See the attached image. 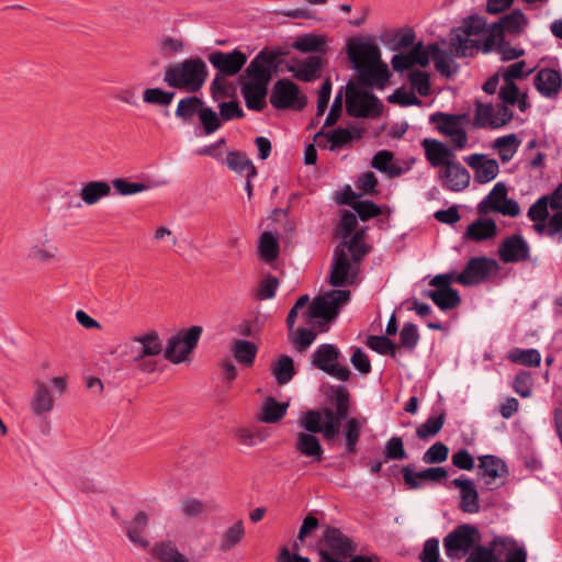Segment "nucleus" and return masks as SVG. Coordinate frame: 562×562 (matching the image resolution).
Here are the masks:
<instances>
[{
    "label": "nucleus",
    "instance_id": "69168bd1",
    "mask_svg": "<svg viewBox=\"0 0 562 562\" xmlns=\"http://www.w3.org/2000/svg\"><path fill=\"white\" fill-rule=\"evenodd\" d=\"M417 326L413 323H405L400 333L401 346L407 350H414L419 341Z\"/></svg>",
    "mask_w": 562,
    "mask_h": 562
},
{
    "label": "nucleus",
    "instance_id": "f257e3e1",
    "mask_svg": "<svg viewBox=\"0 0 562 562\" xmlns=\"http://www.w3.org/2000/svg\"><path fill=\"white\" fill-rule=\"evenodd\" d=\"M280 47L262 48L239 76L240 92L248 110L260 112L266 106L268 87L278 72L281 56Z\"/></svg>",
    "mask_w": 562,
    "mask_h": 562
},
{
    "label": "nucleus",
    "instance_id": "2f4dec72",
    "mask_svg": "<svg viewBox=\"0 0 562 562\" xmlns=\"http://www.w3.org/2000/svg\"><path fill=\"white\" fill-rule=\"evenodd\" d=\"M366 229H357L345 240H341L338 245H345L352 257L355 263H360L364 257L370 252L371 247L364 243Z\"/></svg>",
    "mask_w": 562,
    "mask_h": 562
},
{
    "label": "nucleus",
    "instance_id": "7c9ffc66",
    "mask_svg": "<svg viewBox=\"0 0 562 562\" xmlns=\"http://www.w3.org/2000/svg\"><path fill=\"white\" fill-rule=\"evenodd\" d=\"M324 66V58L322 56H308L304 59L299 68L289 67V71L294 72V77L303 82H311L321 77V69Z\"/></svg>",
    "mask_w": 562,
    "mask_h": 562
},
{
    "label": "nucleus",
    "instance_id": "5701e85b",
    "mask_svg": "<svg viewBox=\"0 0 562 562\" xmlns=\"http://www.w3.org/2000/svg\"><path fill=\"white\" fill-rule=\"evenodd\" d=\"M537 91L544 98L554 99L562 88V76L553 68H541L533 78Z\"/></svg>",
    "mask_w": 562,
    "mask_h": 562
},
{
    "label": "nucleus",
    "instance_id": "052dcab7",
    "mask_svg": "<svg viewBox=\"0 0 562 562\" xmlns=\"http://www.w3.org/2000/svg\"><path fill=\"white\" fill-rule=\"evenodd\" d=\"M358 226L357 215L348 210L341 212L340 222L338 224L336 235L342 240L350 237Z\"/></svg>",
    "mask_w": 562,
    "mask_h": 562
},
{
    "label": "nucleus",
    "instance_id": "bf43d9fd",
    "mask_svg": "<svg viewBox=\"0 0 562 562\" xmlns=\"http://www.w3.org/2000/svg\"><path fill=\"white\" fill-rule=\"evenodd\" d=\"M115 191L121 195H134L151 188L150 184L144 182H131L124 178H116L112 181Z\"/></svg>",
    "mask_w": 562,
    "mask_h": 562
},
{
    "label": "nucleus",
    "instance_id": "c85d7f7f",
    "mask_svg": "<svg viewBox=\"0 0 562 562\" xmlns=\"http://www.w3.org/2000/svg\"><path fill=\"white\" fill-rule=\"evenodd\" d=\"M150 555L158 562H190L172 540L156 542L150 549Z\"/></svg>",
    "mask_w": 562,
    "mask_h": 562
},
{
    "label": "nucleus",
    "instance_id": "680f3d73",
    "mask_svg": "<svg viewBox=\"0 0 562 562\" xmlns=\"http://www.w3.org/2000/svg\"><path fill=\"white\" fill-rule=\"evenodd\" d=\"M383 454L385 460H404L407 458V453L404 448V442L401 437L394 436L390 438L385 445Z\"/></svg>",
    "mask_w": 562,
    "mask_h": 562
},
{
    "label": "nucleus",
    "instance_id": "3c124183",
    "mask_svg": "<svg viewBox=\"0 0 562 562\" xmlns=\"http://www.w3.org/2000/svg\"><path fill=\"white\" fill-rule=\"evenodd\" d=\"M495 120V106L492 103L475 101V113L473 124L479 128H493Z\"/></svg>",
    "mask_w": 562,
    "mask_h": 562
},
{
    "label": "nucleus",
    "instance_id": "5fc2aeb1",
    "mask_svg": "<svg viewBox=\"0 0 562 562\" xmlns=\"http://www.w3.org/2000/svg\"><path fill=\"white\" fill-rule=\"evenodd\" d=\"M344 437L346 440L347 452L355 454L357 452V445L361 437V424L357 418L351 417L346 422L344 427Z\"/></svg>",
    "mask_w": 562,
    "mask_h": 562
},
{
    "label": "nucleus",
    "instance_id": "6e6552de",
    "mask_svg": "<svg viewBox=\"0 0 562 562\" xmlns=\"http://www.w3.org/2000/svg\"><path fill=\"white\" fill-rule=\"evenodd\" d=\"M481 541V533L475 526L464 524L457 526L443 538V548L449 559L465 557Z\"/></svg>",
    "mask_w": 562,
    "mask_h": 562
},
{
    "label": "nucleus",
    "instance_id": "864d4df0",
    "mask_svg": "<svg viewBox=\"0 0 562 562\" xmlns=\"http://www.w3.org/2000/svg\"><path fill=\"white\" fill-rule=\"evenodd\" d=\"M432 50V60L436 69L445 77H451L457 68L452 69V58L448 56L446 50H442L437 43L430 44Z\"/></svg>",
    "mask_w": 562,
    "mask_h": 562
},
{
    "label": "nucleus",
    "instance_id": "f03ea898",
    "mask_svg": "<svg viewBox=\"0 0 562 562\" xmlns=\"http://www.w3.org/2000/svg\"><path fill=\"white\" fill-rule=\"evenodd\" d=\"M346 53L360 86L383 89L387 85L390 70L382 63L380 48L373 41L351 37L346 44Z\"/></svg>",
    "mask_w": 562,
    "mask_h": 562
},
{
    "label": "nucleus",
    "instance_id": "79ce46f5",
    "mask_svg": "<svg viewBox=\"0 0 562 562\" xmlns=\"http://www.w3.org/2000/svg\"><path fill=\"white\" fill-rule=\"evenodd\" d=\"M233 438L245 447H255L260 442H263L267 435L258 427H238L233 430Z\"/></svg>",
    "mask_w": 562,
    "mask_h": 562
},
{
    "label": "nucleus",
    "instance_id": "dca6fc26",
    "mask_svg": "<svg viewBox=\"0 0 562 562\" xmlns=\"http://www.w3.org/2000/svg\"><path fill=\"white\" fill-rule=\"evenodd\" d=\"M210 64L217 70L216 74L233 77L239 74L247 63V55L238 48L232 52L215 50L207 57Z\"/></svg>",
    "mask_w": 562,
    "mask_h": 562
},
{
    "label": "nucleus",
    "instance_id": "4d7b16f0",
    "mask_svg": "<svg viewBox=\"0 0 562 562\" xmlns=\"http://www.w3.org/2000/svg\"><path fill=\"white\" fill-rule=\"evenodd\" d=\"M509 360L526 367H539L541 355L537 349H515L509 353Z\"/></svg>",
    "mask_w": 562,
    "mask_h": 562
},
{
    "label": "nucleus",
    "instance_id": "c756f323",
    "mask_svg": "<svg viewBox=\"0 0 562 562\" xmlns=\"http://www.w3.org/2000/svg\"><path fill=\"white\" fill-rule=\"evenodd\" d=\"M34 393L30 403L33 414L41 416L49 413L54 407V398L46 384L36 380L33 383Z\"/></svg>",
    "mask_w": 562,
    "mask_h": 562
},
{
    "label": "nucleus",
    "instance_id": "603ef678",
    "mask_svg": "<svg viewBox=\"0 0 562 562\" xmlns=\"http://www.w3.org/2000/svg\"><path fill=\"white\" fill-rule=\"evenodd\" d=\"M245 537V528L241 520L236 521L222 535L220 550L227 552L235 548Z\"/></svg>",
    "mask_w": 562,
    "mask_h": 562
},
{
    "label": "nucleus",
    "instance_id": "ddd939ff",
    "mask_svg": "<svg viewBox=\"0 0 562 562\" xmlns=\"http://www.w3.org/2000/svg\"><path fill=\"white\" fill-rule=\"evenodd\" d=\"M499 269L498 262L493 258L472 257L464 269L456 278V282L464 286L477 285L485 282Z\"/></svg>",
    "mask_w": 562,
    "mask_h": 562
},
{
    "label": "nucleus",
    "instance_id": "412c9836",
    "mask_svg": "<svg viewBox=\"0 0 562 562\" xmlns=\"http://www.w3.org/2000/svg\"><path fill=\"white\" fill-rule=\"evenodd\" d=\"M442 187L452 192H460L470 184V173L459 161L453 160L441 171Z\"/></svg>",
    "mask_w": 562,
    "mask_h": 562
},
{
    "label": "nucleus",
    "instance_id": "a211bd4d",
    "mask_svg": "<svg viewBox=\"0 0 562 562\" xmlns=\"http://www.w3.org/2000/svg\"><path fill=\"white\" fill-rule=\"evenodd\" d=\"M498 256L504 263L524 262L530 257V246L520 234H514L499 244Z\"/></svg>",
    "mask_w": 562,
    "mask_h": 562
},
{
    "label": "nucleus",
    "instance_id": "aec40b11",
    "mask_svg": "<svg viewBox=\"0 0 562 562\" xmlns=\"http://www.w3.org/2000/svg\"><path fill=\"white\" fill-rule=\"evenodd\" d=\"M464 161L474 169V180L481 184L494 180L499 172L497 160L484 154H472L464 157Z\"/></svg>",
    "mask_w": 562,
    "mask_h": 562
},
{
    "label": "nucleus",
    "instance_id": "e433bc0d",
    "mask_svg": "<svg viewBox=\"0 0 562 562\" xmlns=\"http://www.w3.org/2000/svg\"><path fill=\"white\" fill-rule=\"evenodd\" d=\"M225 164L236 173L241 175L246 172L247 178H255L257 169L247 155L239 150H231L226 156Z\"/></svg>",
    "mask_w": 562,
    "mask_h": 562
},
{
    "label": "nucleus",
    "instance_id": "c03bdc74",
    "mask_svg": "<svg viewBox=\"0 0 562 562\" xmlns=\"http://www.w3.org/2000/svg\"><path fill=\"white\" fill-rule=\"evenodd\" d=\"M326 396L330 405L335 407L334 411H337L339 415L340 413L349 414L350 394L346 386L331 385L328 387Z\"/></svg>",
    "mask_w": 562,
    "mask_h": 562
},
{
    "label": "nucleus",
    "instance_id": "b1692460",
    "mask_svg": "<svg viewBox=\"0 0 562 562\" xmlns=\"http://www.w3.org/2000/svg\"><path fill=\"white\" fill-rule=\"evenodd\" d=\"M422 146L425 150L426 159L432 167H443L445 169L448 164L456 159L454 151L438 139L425 138L422 142Z\"/></svg>",
    "mask_w": 562,
    "mask_h": 562
},
{
    "label": "nucleus",
    "instance_id": "49530a36",
    "mask_svg": "<svg viewBox=\"0 0 562 562\" xmlns=\"http://www.w3.org/2000/svg\"><path fill=\"white\" fill-rule=\"evenodd\" d=\"M271 371L279 385L289 383L295 374L293 359L286 355L280 356Z\"/></svg>",
    "mask_w": 562,
    "mask_h": 562
},
{
    "label": "nucleus",
    "instance_id": "20e7f679",
    "mask_svg": "<svg viewBox=\"0 0 562 562\" xmlns=\"http://www.w3.org/2000/svg\"><path fill=\"white\" fill-rule=\"evenodd\" d=\"M349 414L334 411L330 407L323 409H311L300 418V426L312 434H322L327 442L337 440L340 434L341 422L347 419Z\"/></svg>",
    "mask_w": 562,
    "mask_h": 562
},
{
    "label": "nucleus",
    "instance_id": "a19ab883",
    "mask_svg": "<svg viewBox=\"0 0 562 562\" xmlns=\"http://www.w3.org/2000/svg\"><path fill=\"white\" fill-rule=\"evenodd\" d=\"M446 411L442 409L438 415L429 416L423 424L416 428V436L420 440H428L435 437L443 427L446 422Z\"/></svg>",
    "mask_w": 562,
    "mask_h": 562
},
{
    "label": "nucleus",
    "instance_id": "72a5a7b5",
    "mask_svg": "<svg viewBox=\"0 0 562 562\" xmlns=\"http://www.w3.org/2000/svg\"><path fill=\"white\" fill-rule=\"evenodd\" d=\"M424 295L430 299L440 310L450 311L461 304V296L456 289L428 290Z\"/></svg>",
    "mask_w": 562,
    "mask_h": 562
},
{
    "label": "nucleus",
    "instance_id": "58836bf2",
    "mask_svg": "<svg viewBox=\"0 0 562 562\" xmlns=\"http://www.w3.org/2000/svg\"><path fill=\"white\" fill-rule=\"evenodd\" d=\"M338 313L339 311L334 308L329 299L325 295L315 297L304 315L308 319L324 318L326 321H331L337 317Z\"/></svg>",
    "mask_w": 562,
    "mask_h": 562
},
{
    "label": "nucleus",
    "instance_id": "37998d69",
    "mask_svg": "<svg viewBox=\"0 0 562 562\" xmlns=\"http://www.w3.org/2000/svg\"><path fill=\"white\" fill-rule=\"evenodd\" d=\"M258 248L263 261L271 262L276 260L280 251L278 236L269 231L263 232L260 235Z\"/></svg>",
    "mask_w": 562,
    "mask_h": 562
},
{
    "label": "nucleus",
    "instance_id": "09e8293b",
    "mask_svg": "<svg viewBox=\"0 0 562 562\" xmlns=\"http://www.w3.org/2000/svg\"><path fill=\"white\" fill-rule=\"evenodd\" d=\"M326 38L323 35L306 34L296 38L293 47L303 53H323L326 49Z\"/></svg>",
    "mask_w": 562,
    "mask_h": 562
},
{
    "label": "nucleus",
    "instance_id": "f8f14e48",
    "mask_svg": "<svg viewBox=\"0 0 562 562\" xmlns=\"http://www.w3.org/2000/svg\"><path fill=\"white\" fill-rule=\"evenodd\" d=\"M269 101L277 110H303L307 104V98L301 93L296 83L290 79H279L272 87Z\"/></svg>",
    "mask_w": 562,
    "mask_h": 562
},
{
    "label": "nucleus",
    "instance_id": "39448f33",
    "mask_svg": "<svg viewBox=\"0 0 562 562\" xmlns=\"http://www.w3.org/2000/svg\"><path fill=\"white\" fill-rule=\"evenodd\" d=\"M130 350L131 360L137 369L144 373H153L157 369V362L150 358L162 353L164 345L159 334L156 330H148L143 335L131 338Z\"/></svg>",
    "mask_w": 562,
    "mask_h": 562
},
{
    "label": "nucleus",
    "instance_id": "6ab92c4d",
    "mask_svg": "<svg viewBox=\"0 0 562 562\" xmlns=\"http://www.w3.org/2000/svg\"><path fill=\"white\" fill-rule=\"evenodd\" d=\"M404 484L409 490H418L423 486L422 481L440 482L448 475V471L442 467L427 468L419 472H415L413 464L402 467Z\"/></svg>",
    "mask_w": 562,
    "mask_h": 562
},
{
    "label": "nucleus",
    "instance_id": "2eb2a0df",
    "mask_svg": "<svg viewBox=\"0 0 562 562\" xmlns=\"http://www.w3.org/2000/svg\"><path fill=\"white\" fill-rule=\"evenodd\" d=\"M321 541L326 549H322L319 554L328 552L333 558L347 559L357 550L356 543L348 536L331 526L326 527Z\"/></svg>",
    "mask_w": 562,
    "mask_h": 562
},
{
    "label": "nucleus",
    "instance_id": "a18cd8bd",
    "mask_svg": "<svg viewBox=\"0 0 562 562\" xmlns=\"http://www.w3.org/2000/svg\"><path fill=\"white\" fill-rule=\"evenodd\" d=\"M257 351V346L254 342L244 339H236L232 348L233 356L237 362L246 367L252 366Z\"/></svg>",
    "mask_w": 562,
    "mask_h": 562
},
{
    "label": "nucleus",
    "instance_id": "393cba45",
    "mask_svg": "<svg viewBox=\"0 0 562 562\" xmlns=\"http://www.w3.org/2000/svg\"><path fill=\"white\" fill-rule=\"evenodd\" d=\"M452 484L460 488V504L459 508L463 513L474 514L480 510L479 493L476 487L470 479L458 477L452 481Z\"/></svg>",
    "mask_w": 562,
    "mask_h": 562
},
{
    "label": "nucleus",
    "instance_id": "4be33fe9",
    "mask_svg": "<svg viewBox=\"0 0 562 562\" xmlns=\"http://www.w3.org/2000/svg\"><path fill=\"white\" fill-rule=\"evenodd\" d=\"M324 128L325 127H323L319 132L315 134L314 139H317L318 137H324L329 143V145L318 142V146L321 148L329 149L330 151L339 149L345 145L349 144L352 139L359 138L361 136V131L357 127L349 130L339 126L336 130L329 131H325Z\"/></svg>",
    "mask_w": 562,
    "mask_h": 562
},
{
    "label": "nucleus",
    "instance_id": "6e6d98bb",
    "mask_svg": "<svg viewBox=\"0 0 562 562\" xmlns=\"http://www.w3.org/2000/svg\"><path fill=\"white\" fill-rule=\"evenodd\" d=\"M367 346L380 355L396 356L397 347L387 336L371 335L367 339Z\"/></svg>",
    "mask_w": 562,
    "mask_h": 562
},
{
    "label": "nucleus",
    "instance_id": "473e14b6",
    "mask_svg": "<svg viewBox=\"0 0 562 562\" xmlns=\"http://www.w3.org/2000/svg\"><path fill=\"white\" fill-rule=\"evenodd\" d=\"M148 525V516L138 512L133 520L126 525V535L132 543L142 549L149 547V541L144 536Z\"/></svg>",
    "mask_w": 562,
    "mask_h": 562
},
{
    "label": "nucleus",
    "instance_id": "9d476101",
    "mask_svg": "<svg viewBox=\"0 0 562 562\" xmlns=\"http://www.w3.org/2000/svg\"><path fill=\"white\" fill-rule=\"evenodd\" d=\"M340 350L333 344H322L312 355V364L321 371L346 382L350 378V370L347 366L339 364Z\"/></svg>",
    "mask_w": 562,
    "mask_h": 562
},
{
    "label": "nucleus",
    "instance_id": "ea45409f",
    "mask_svg": "<svg viewBox=\"0 0 562 562\" xmlns=\"http://www.w3.org/2000/svg\"><path fill=\"white\" fill-rule=\"evenodd\" d=\"M526 24L527 18L520 9L513 10L510 13L503 15L498 22L493 23L495 27L498 25L503 35L505 32L509 34H520Z\"/></svg>",
    "mask_w": 562,
    "mask_h": 562
},
{
    "label": "nucleus",
    "instance_id": "de8ad7c7",
    "mask_svg": "<svg viewBox=\"0 0 562 562\" xmlns=\"http://www.w3.org/2000/svg\"><path fill=\"white\" fill-rule=\"evenodd\" d=\"M203 108V101L195 97H186L181 99L178 103L176 110V116L182 120L184 123L190 122L195 114L199 115L200 110Z\"/></svg>",
    "mask_w": 562,
    "mask_h": 562
},
{
    "label": "nucleus",
    "instance_id": "f3484780",
    "mask_svg": "<svg viewBox=\"0 0 562 562\" xmlns=\"http://www.w3.org/2000/svg\"><path fill=\"white\" fill-rule=\"evenodd\" d=\"M479 462L477 475L483 481L484 488L487 491L497 488L499 486L496 483L497 479H503L508 473L506 463L493 454L479 457Z\"/></svg>",
    "mask_w": 562,
    "mask_h": 562
},
{
    "label": "nucleus",
    "instance_id": "c9c22d12",
    "mask_svg": "<svg viewBox=\"0 0 562 562\" xmlns=\"http://www.w3.org/2000/svg\"><path fill=\"white\" fill-rule=\"evenodd\" d=\"M111 194V186L106 181H90L82 186L79 196L87 205H93Z\"/></svg>",
    "mask_w": 562,
    "mask_h": 562
},
{
    "label": "nucleus",
    "instance_id": "f704fd0d",
    "mask_svg": "<svg viewBox=\"0 0 562 562\" xmlns=\"http://www.w3.org/2000/svg\"><path fill=\"white\" fill-rule=\"evenodd\" d=\"M507 193L506 184L497 182L491 192L477 204V213L480 215H487L491 212H496L497 206L502 205Z\"/></svg>",
    "mask_w": 562,
    "mask_h": 562
},
{
    "label": "nucleus",
    "instance_id": "cd10ccee",
    "mask_svg": "<svg viewBox=\"0 0 562 562\" xmlns=\"http://www.w3.org/2000/svg\"><path fill=\"white\" fill-rule=\"evenodd\" d=\"M497 235L496 222L492 218H477L472 222L464 233V238L476 243L485 241Z\"/></svg>",
    "mask_w": 562,
    "mask_h": 562
},
{
    "label": "nucleus",
    "instance_id": "0e129e2a",
    "mask_svg": "<svg viewBox=\"0 0 562 562\" xmlns=\"http://www.w3.org/2000/svg\"><path fill=\"white\" fill-rule=\"evenodd\" d=\"M449 448L443 442H435L423 456L425 463H442L448 459Z\"/></svg>",
    "mask_w": 562,
    "mask_h": 562
},
{
    "label": "nucleus",
    "instance_id": "774afa93",
    "mask_svg": "<svg viewBox=\"0 0 562 562\" xmlns=\"http://www.w3.org/2000/svg\"><path fill=\"white\" fill-rule=\"evenodd\" d=\"M513 389L521 397H530L532 394L531 374L527 371L517 373L513 381Z\"/></svg>",
    "mask_w": 562,
    "mask_h": 562
},
{
    "label": "nucleus",
    "instance_id": "7ed1b4c3",
    "mask_svg": "<svg viewBox=\"0 0 562 562\" xmlns=\"http://www.w3.org/2000/svg\"><path fill=\"white\" fill-rule=\"evenodd\" d=\"M209 71L200 57L188 58L166 68L164 81L170 88L198 92L206 81Z\"/></svg>",
    "mask_w": 562,
    "mask_h": 562
},
{
    "label": "nucleus",
    "instance_id": "a878e982",
    "mask_svg": "<svg viewBox=\"0 0 562 562\" xmlns=\"http://www.w3.org/2000/svg\"><path fill=\"white\" fill-rule=\"evenodd\" d=\"M315 435L316 434L306 430L300 431L296 435L294 447L300 454L312 459V461L321 462L323 460L324 450L319 439Z\"/></svg>",
    "mask_w": 562,
    "mask_h": 562
},
{
    "label": "nucleus",
    "instance_id": "9b49d317",
    "mask_svg": "<svg viewBox=\"0 0 562 562\" xmlns=\"http://www.w3.org/2000/svg\"><path fill=\"white\" fill-rule=\"evenodd\" d=\"M202 331V327L198 325L178 331L169 338L164 352L165 358L176 364L183 362L196 347Z\"/></svg>",
    "mask_w": 562,
    "mask_h": 562
},
{
    "label": "nucleus",
    "instance_id": "0eeeda50",
    "mask_svg": "<svg viewBox=\"0 0 562 562\" xmlns=\"http://www.w3.org/2000/svg\"><path fill=\"white\" fill-rule=\"evenodd\" d=\"M346 109L352 117H379L383 111V104L372 92L357 89L355 82L346 87Z\"/></svg>",
    "mask_w": 562,
    "mask_h": 562
},
{
    "label": "nucleus",
    "instance_id": "423d86ee",
    "mask_svg": "<svg viewBox=\"0 0 562 562\" xmlns=\"http://www.w3.org/2000/svg\"><path fill=\"white\" fill-rule=\"evenodd\" d=\"M486 27V22L479 15L465 18L462 25L450 32V47L456 57H467L473 54L474 48L480 47V41L470 40L471 35H479Z\"/></svg>",
    "mask_w": 562,
    "mask_h": 562
},
{
    "label": "nucleus",
    "instance_id": "bb28decb",
    "mask_svg": "<svg viewBox=\"0 0 562 562\" xmlns=\"http://www.w3.org/2000/svg\"><path fill=\"white\" fill-rule=\"evenodd\" d=\"M29 258L40 263H55L59 261V248L45 237L30 247Z\"/></svg>",
    "mask_w": 562,
    "mask_h": 562
},
{
    "label": "nucleus",
    "instance_id": "1a4fd4ad",
    "mask_svg": "<svg viewBox=\"0 0 562 562\" xmlns=\"http://www.w3.org/2000/svg\"><path fill=\"white\" fill-rule=\"evenodd\" d=\"M345 245H337L334 249L328 282L335 288L352 285L357 282L359 265L355 263Z\"/></svg>",
    "mask_w": 562,
    "mask_h": 562
},
{
    "label": "nucleus",
    "instance_id": "8fccbe9b",
    "mask_svg": "<svg viewBox=\"0 0 562 562\" xmlns=\"http://www.w3.org/2000/svg\"><path fill=\"white\" fill-rule=\"evenodd\" d=\"M520 140L516 134H509L495 139L493 146L498 149L499 158L503 162L509 161L516 154Z\"/></svg>",
    "mask_w": 562,
    "mask_h": 562
},
{
    "label": "nucleus",
    "instance_id": "4468645a",
    "mask_svg": "<svg viewBox=\"0 0 562 562\" xmlns=\"http://www.w3.org/2000/svg\"><path fill=\"white\" fill-rule=\"evenodd\" d=\"M468 117L467 114H449L435 112L430 115V123L436 124L437 130L451 138L453 146L463 149L468 144V134L461 126V122Z\"/></svg>",
    "mask_w": 562,
    "mask_h": 562
},
{
    "label": "nucleus",
    "instance_id": "338daca9",
    "mask_svg": "<svg viewBox=\"0 0 562 562\" xmlns=\"http://www.w3.org/2000/svg\"><path fill=\"white\" fill-rule=\"evenodd\" d=\"M226 77L227 76L215 74L210 87V92L213 100L217 101L224 98H231L233 95L232 86L228 85L225 80Z\"/></svg>",
    "mask_w": 562,
    "mask_h": 562
},
{
    "label": "nucleus",
    "instance_id": "e2e57ef3",
    "mask_svg": "<svg viewBox=\"0 0 562 562\" xmlns=\"http://www.w3.org/2000/svg\"><path fill=\"white\" fill-rule=\"evenodd\" d=\"M199 119L206 135L214 133L221 127V117L211 108L203 106L200 110Z\"/></svg>",
    "mask_w": 562,
    "mask_h": 562
},
{
    "label": "nucleus",
    "instance_id": "13d9d810",
    "mask_svg": "<svg viewBox=\"0 0 562 562\" xmlns=\"http://www.w3.org/2000/svg\"><path fill=\"white\" fill-rule=\"evenodd\" d=\"M175 98V92L166 91L161 88H148L143 93L144 102L160 106H167Z\"/></svg>",
    "mask_w": 562,
    "mask_h": 562
},
{
    "label": "nucleus",
    "instance_id": "4c0bfd02",
    "mask_svg": "<svg viewBox=\"0 0 562 562\" xmlns=\"http://www.w3.org/2000/svg\"><path fill=\"white\" fill-rule=\"evenodd\" d=\"M288 407V402L279 403L274 397H268L263 402L258 419L267 424L278 423L285 416Z\"/></svg>",
    "mask_w": 562,
    "mask_h": 562
}]
</instances>
